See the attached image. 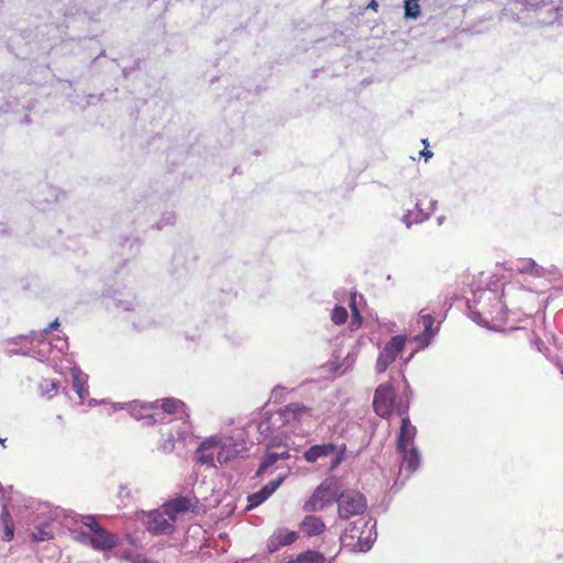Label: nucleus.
<instances>
[{"label":"nucleus","mask_w":563,"mask_h":563,"mask_svg":"<svg viewBox=\"0 0 563 563\" xmlns=\"http://www.w3.org/2000/svg\"><path fill=\"white\" fill-rule=\"evenodd\" d=\"M114 409H123V405L121 402L114 404Z\"/></svg>","instance_id":"nucleus-56"},{"label":"nucleus","mask_w":563,"mask_h":563,"mask_svg":"<svg viewBox=\"0 0 563 563\" xmlns=\"http://www.w3.org/2000/svg\"><path fill=\"white\" fill-rule=\"evenodd\" d=\"M23 339H26V340H30L32 342H37L40 343V341H43V339H46L45 335H44V332L43 330L42 331H30L27 334L25 335H18V336H14L10 340H8L9 343H12V344H19L21 340Z\"/></svg>","instance_id":"nucleus-38"},{"label":"nucleus","mask_w":563,"mask_h":563,"mask_svg":"<svg viewBox=\"0 0 563 563\" xmlns=\"http://www.w3.org/2000/svg\"><path fill=\"white\" fill-rule=\"evenodd\" d=\"M142 521L147 531L153 534H168L174 531V518L169 516L164 506L144 514Z\"/></svg>","instance_id":"nucleus-9"},{"label":"nucleus","mask_w":563,"mask_h":563,"mask_svg":"<svg viewBox=\"0 0 563 563\" xmlns=\"http://www.w3.org/2000/svg\"><path fill=\"white\" fill-rule=\"evenodd\" d=\"M163 413V420L166 415H177L176 419H189V412L184 401L176 398H165L161 405Z\"/></svg>","instance_id":"nucleus-21"},{"label":"nucleus","mask_w":563,"mask_h":563,"mask_svg":"<svg viewBox=\"0 0 563 563\" xmlns=\"http://www.w3.org/2000/svg\"><path fill=\"white\" fill-rule=\"evenodd\" d=\"M73 389L77 394L79 404H82L88 396V375L78 367L71 368Z\"/></svg>","instance_id":"nucleus-24"},{"label":"nucleus","mask_w":563,"mask_h":563,"mask_svg":"<svg viewBox=\"0 0 563 563\" xmlns=\"http://www.w3.org/2000/svg\"><path fill=\"white\" fill-rule=\"evenodd\" d=\"M416 435V426L411 423L409 416H405L401 419V424L396 441V451L401 457L396 483L400 481L401 485H404V483L415 472H417L421 465V454L415 443Z\"/></svg>","instance_id":"nucleus-1"},{"label":"nucleus","mask_w":563,"mask_h":563,"mask_svg":"<svg viewBox=\"0 0 563 563\" xmlns=\"http://www.w3.org/2000/svg\"><path fill=\"white\" fill-rule=\"evenodd\" d=\"M532 276L534 277H545L547 276V271H545V267L539 265L537 262H536V266L533 267V271H532Z\"/></svg>","instance_id":"nucleus-47"},{"label":"nucleus","mask_w":563,"mask_h":563,"mask_svg":"<svg viewBox=\"0 0 563 563\" xmlns=\"http://www.w3.org/2000/svg\"><path fill=\"white\" fill-rule=\"evenodd\" d=\"M507 292L505 289L503 294L499 295L497 289H493L487 287L479 291L478 300L484 301H494L490 308H487L486 311H473V307L471 305V300H467V309L470 318L476 322L477 324L486 327L490 321L503 322L506 319L507 314V303L503 301V297H506Z\"/></svg>","instance_id":"nucleus-3"},{"label":"nucleus","mask_w":563,"mask_h":563,"mask_svg":"<svg viewBox=\"0 0 563 563\" xmlns=\"http://www.w3.org/2000/svg\"><path fill=\"white\" fill-rule=\"evenodd\" d=\"M324 529L325 525L322 519L313 515H307L300 523V531L307 537L319 536Z\"/></svg>","instance_id":"nucleus-26"},{"label":"nucleus","mask_w":563,"mask_h":563,"mask_svg":"<svg viewBox=\"0 0 563 563\" xmlns=\"http://www.w3.org/2000/svg\"><path fill=\"white\" fill-rule=\"evenodd\" d=\"M350 307H351V309H352V313H353V321H354L355 319L362 320V316H361L360 311H358V310H357V308H356V294H354V295L351 297Z\"/></svg>","instance_id":"nucleus-46"},{"label":"nucleus","mask_w":563,"mask_h":563,"mask_svg":"<svg viewBox=\"0 0 563 563\" xmlns=\"http://www.w3.org/2000/svg\"><path fill=\"white\" fill-rule=\"evenodd\" d=\"M53 536L54 531L52 523L48 520H45L43 523L36 526L35 530L32 532V537L35 541H46L52 539Z\"/></svg>","instance_id":"nucleus-32"},{"label":"nucleus","mask_w":563,"mask_h":563,"mask_svg":"<svg viewBox=\"0 0 563 563\" xmlns=\"http://www.w3.org/2000/svg\"><path fill=\"white\" fill-rule=\"evenodd\" d=\"M146 223H147V220H144V221H141V220H140V221H137V223H136V228H137L139 230H143V229H144V225H145Z\"/></svg>","instance_id":"nucleus-55"},{"label":"nucleus","mask_w":563,"mask_h":563,"mask_svg":"<svg viewBox=\"0 0 563 563\" xmlns=\"http://www.w3.org/2000/svg\"><path fill=\"white\" fill-rule=\"evenodd\" d=\"M344 453H345V444H342L340 446L336 445V451L333 453V454H335V456L331 461V466H330L331 470H334L335 467H338L341 464V462L344 459Z\"/></svg>","instance_id":"nucleus-43"},{"label":"nucleus","mask_w":563,"mask_h":563,"mask_svg":"<svg viewBox=\"0 0 563 563\" xmlns=\"http://www.w3.org/2000/svg\"><path fill=\"white\" fill-rule=\"evenodd\" d=\"M298 538L297 532L287 529H278L267 541V550L271 553L278 551L282 547L294 543Z\"/></svg>","instance_id":"nucleus-20"},{"label":"nucleus","mask_w":563,"mask_h":563,"mask_svg":"<svg viewBox=\"0 0 563 563\" xmlns=\"http://www.w3.org/2000/svg\"><path fill=\"white\" fill-rule=\"evenodd\" d=\"M8 356L13 355H23V356H30L31 355V349L30 350H22V349H8L4 352Z\"/></svg>","instance_id":"nucleus-44"},{"label":"nucleus","mask_w":563,"mask_h":563,"mask_svg":"<svg viewBox=\"0 0 563 563\" xmlns=\"http://www.w3.org/2000/svg\"><path fill=\"white\" fill-rule=\"evenodd\" d=\"M323 556L317 552L308 551L300 554L296 560L289 561L288 563H322Z\"/></svg>","instance_id":"nucleus-39"},{"label":"nucleus","mask_w":563,"mask_h":563,"mask_svg":"<svg viewBox=\"0 0 563 563\" xmlns=\"http://www.w3.org/2000/svg\"><path fill=\"white\" fill-rule=\"evenodd\" d=\"M103 300L108 310L136 311L140 307L136 296L126 289H107L103 292Z\"/></svg>","instance_id":"nucleus-8"},{"label":"nucleus","mask_w":563,"mask_h":563,"mask_svg":"<svg viewBox=\"0 0 563 563\" xmlns=\"http://www.w3.org/2000/svg\"><path fill=\"white\" fill-rule=\"evenodd\" d=\"M361 321H362V320H358V319H355L354 321L352 320V324H353V325H360V324H361Z\"/></svg>","instance_id":"nucleus-57"},{"label":"nucleus","mask_w":563,"mask_h":563,"mask_svg":"<svg viewBox=\"0 0 563 563\" xmlns=\"http://www.w3.org/2000/svg\"><path fill=\"white\" fill-rule=\"evenodd\" d=\"M374 521L373 518H364V517H360L357 518L356 520L352 521L350 523V527L346 528L341 537L342 540H346V539H352L354 540L355 537L358 536V533L362 531V530H365L369 527V525Z\"/></svg>","instance_id":"nucleus-28"},{"label":"nucleus","mask_w":563,"mask_h":563,"mask_svg":"<svg viewBox=\"0 0 563 563\" xmlns=\"http://www.w3.org/2000/svg\"><path fill=\"white\" fill-rule=\"evenodd\" d=\"M131 416L139 421H143V426H154L157 422H164L163 413L157 410L156 402L140 404L133 401L126 404Z\"/></svg>","instance_id":"nucleus-14"},{"label":"nucleus","mask_w":563,"mask_h":563,"mask_svg":"<svg viewBox=\"0 0 563 563\" xmlns=\"http://www.w3.org/2000/svg\"><path fill=\"white\" fill-rule=\"evenodd\" d=\"M356 355L357 353L353 350V351H350L346 356L343 358L342 363L339 364L336 366V371L341 369L342 373H344L345 371H347L350 367H352V365L354 364L355 360H356Z\"/></svg>","instance_id":"nucleus-42"},{"label":"nucleus","mask_w":563,"mask_h":563,"mask_svg":"<svg viewBox=\"0 0 563 563\" xmlns=\"http://www.w3.org/2000/svg\"><path fill=\"white\" fill-rule=\"evenodd\" d=\"M336 451V445L332 442L314 444L307 449L302 457L308 463H316L318 460L332 455Z\"/></svg>","instance_id":"nucleus-22"},{"label":"nucleus","mask_w":563,"mask_h":563,"mask_svg":"<svg viewBox=\"0 0 563 563\" xmlns=\"http://www.w3.org/2000/svg\"><path fill=\"white\" fill-rule=\"evenodd\" d=\"M420 155L423 156L426 159H428L433 156V153L431 151L424 148L420 152Z\"/></svg>","instance_id":"nucleus-53"},{"label":"nucleus","mask_w":563,"mask_h":563,"mask_svg":"<svg viewBox=\"0 0 563 563\" xmlns=\"http://www.w3.org/2000/svg\"><path fill=\"white\" fill-rule=\"evenodd\" d=\"M197 505L198 499L195 496H179L166 501L163 506L175 522L178 515L194 511Z\"/></svg>","instance_id":"nucleus-18"},{"label":"nucleus","mask_w":563,"mask_h":563,"mask_svg":"<svg viewBox=\"0 0 563 563\" xmlns=\"http://www.w3.org/2000/svg\"><path fill=\"white\" fill-rule=\"evenodd\" d=\"M545 271H547V276L550 275V276H561V272L559 269L558 266L555 265H550L548 267H545Z\"/></svg>","instance_id":"nucleus-50"},{"label":"nucleus","mask_w":563,"mask_h":563,"mask_svg":"<svg viewBox=\"0 0 563 563\" xmlns=\"http://www.w3.org/2000/svg\"><path fill=\"white\" fill-rule=\"evenodd\" d=\"M176 222V214L174 211H165L162 213L159 220L154 224H151L152 228H156L157 230H162L166 227L174 225Z\"/></svg>","instance_id":"nucleus-37"},{"label":"nucleus","mask_w":563,"mask_h":563,"mask_svg":"<svg viewBox=\"0 0 563 563\" xmlns=\"http://www.w3.org/2000/svg\"><path fill=\"white\" fill-rule=\"evenodd\" d=\"M429 206L424 208V212H429V217L432 214V212L437 209L438 201L435 199L429 200Z\"/></svg>","instance_id":"nucleus-51"},{"label":"nucleus","mask_w":563,"mask_h":563,"mask_svg":"<svg viewBox=\"0 0 563 563\" xmlns=\"http://www.w3.org/2000/svg\"><path fill=\"white\" fill-rule=\"evenodd\" d=\"M117 243L122 250V255L133 257L140 250V241L135 236H120Z\"/></svg>","instance_id":"nucleus-29"},{"label":"nucleus","mask_w":563,"mask_h":563,"mask_svg":"<svg viewBox=\"0 0 563 563\" xmlns=\"http://www.w3.org/2000/svg\"><path fill=\"white\" fill-rule=\"evenodd\" d=\"M533 344H534V346L537 347V350H538L539 352H543V350H542V347H543V342H542L540 339H536V340L533 341Z\"/></svg>","instance_id":"nucleus-54"},{"label":"nucleus","mask_w":563,"mask_h":563,"mask_svg":"<svg viewBox=\"0 0 563 563\" xmlns=\"http://www.w3.org/2000/svg\"><path fill=\"white\" fill-rule=\"evenodd\" d=\"M338 497L332 485L323 482L312 493L310 498L303 504L302 509L306 512H317L331 506Z\"/></svg>","instance_id":"nucleus-11"},{"label":"nucleus","mask_w":563,"mask_h":563,"mask_svg":"<svg viewBox=\"0 0 563 563\" xmlns=\"http://www.w3.org/2000/svg\"><path fill=\"white\" fill-rule=\"evenodd\" d=\"M40 393L42 396L47 397L48 399L54 397L58 390V384L52 379H43L38 386Z\"/></svg>","instance_id":"nucleus-35"},{"label":"nucleus","mask_w":563,"mask_h":563,"mask_svg":"<svg viewBox=\"0 0 563 563\" xmlns=\"http://www.w3.org/2000/svg\"><path fill=\"white\" fill-rule=\"evenodd\" d=\"M429 219V212H424L423 201L418 199L416 202L415 210H408L402 217L401 222L406 225V228H411L413 224L422 223L423 221Z\"/></svg>","instance_id":"nucleus-25"},{"label":"nucleus","mask_w":563,"mask_h":563,"mask_svg":"<svg viewBox=\"0 0 563 563\" xmlns=\"http://www.w3.org/2000/svg\"><path fill=\"white\" fill-rule=\"evenodd\" d=\"M417 323H421L423 327V331L412 338L415 342L418 343L420 349L428 347L434 336L438 334L440 330V325H434V318L430 313H423L420 311Z\"/></svg>","instance_id":"nucleus-16"},{"label":"nucleus","mask_w":563,"mask_h":563,"mask_svg":"<svg viewBox=\"0 0 563 563\" xmlns=\"http://www.w3.org/2000/svg\"><path fill=\"white\" fill-rule=\"evenodd\" d=\"M245 439L246 431L244 429H234L230 434L218 435V463L223 465L244 454L247 451Z\"/></svg>","instance_id":"nucleus-4"},{"label":"nucleus","mask_w":563,"mask_h":563,"mask_svg":"<svg viewBox=\"0 0 563 563\" xmlns=\"http://www.w3.org/2000/svg\"><path fill=\"white\" fill-rule=\"evenodd\" d=\"M376 538H377L376 520H374L367 529L362 530L358 533V536L355 537V539H357L358 551L367 552L372 548Z\"/></svg>","instance_id":"nucleus-27"},{"label":"nucleus","mask_w":563,"mask_h":563,"mask_svg":"<svg viewBox=\"0 0 563 563\" xmlns=\"http://www.w3.org/2000/svg\"><path fill=\"white\" fill-rule=\"evenodd\" d=\"M404 9H405V19H407V20H409V19L416 20L421 14L419 0H405Z\"/></svg>","instance_id":"nucleus-34"},{"label":"nucleus","mask_w":563,"mask_h":563,"mask_svg":"<svg viewBox=\"0 0 563 563\" xmlns=\"http://www.w3.org/2000/svg\"><path fill=\"white\" fill-rule=\"evenodd\" d=\"M59 327V321L56 318L53 322H51L45 329H43L44 335L46 336L51 331L56 330Z\"/></svg>","instance_id":"nucleus-49"},{"label":"nucleus","mask_w":563,"mask_h":563,"mask_svg":"<svg viewBox=\"0 0 563 563\" xmlns=\"http://www.w3.org/2000/svg\"><path fill=\"white\" fill-rule=\"evenodd\" d=\"M285 468L287 470L285 473L279 474L277 478L264 485L258 492L249 495V509L262 505L278 489V487L283 484L288 473L290 472V466L286 465Z\"/></svg>","instance_id":"nucleus-15"},{"label":"nucleus","mask_w":563,"mask_h":563,"mask_svg":"<svg viewBox=\"0 0 563 563\" xmlns=\"http://www.w3.org/2000/svg\"><path fill=\"white\" fill-rule=\"evenodd\" d=\"M443 221H444V217H443V216H441V217H439V218H438V223H439V224H442V223H443Z\"/></svg>","instance_id":"nucleus-58"},{"label":"nucleus","mask_w":563,"mask_h":563,"mask_svg":"<svg viewBox=\"0 0 563 563\" xmlns=\"http://www.w3.org/2000/svg\"><path fill=\"white\" fill-rule=\"evenodd\" d=\"M289 457L290 453L287 450H283L282 452H273L271 451V449H268L261 461V464L255 473V477H261L273 465H275L279 461L288 460Z\"/></svg>","instance_id":"nucleus-23"},{"label":"nucleus","mask_w":563,"mask_h":563,"mask_svg":"<svg viewBox=\"0 0 563 563\" xmlns=\"http://www.w3.org/2000/svg\"><path fill=\"white\" fill-rule=\"evenodd\" d=\"M536 261L532 258H518L510 263L509 271L518 274H532Z\"/></svg>","instance_id":"nucleus-31"},{"label":"nucleus","mask_w":563,"mask_h":563,"mask_svg":"<svg viewBox=\"0 0 563 563\" xmlns=\"http://www.w3.org/2000/svg\"><path fill=\"white\" fill-rule=\"evenodd\" d=\"M0 525L2 526V537L1 539L4 541L12 540L14 536V526L11 519V515L7 506H3L1 515H0Z\"/></svg>","instance_id":"nucleus-30"},{"label":"nucleus","mask_w":563,"mask_h":563,"mask_svg":"<svg viewBox=\"0 0 563 563\" xmlns=\"http://www.w3.org/2000/svg\"><path fill=\"white\" fill-rule=\"evenodd\" d=\"M484 288H477L473 291V298L471 300V305L473 307V311H486L487 308H490V306L494 303V301H481L478 300L479 291Z\"/></svg>","instance_id":"nucleus-40"},{"label":"nucleus","mask_w":563,"mask_h":563,"mask_svg":"<svg viewBox=\"0 0 563 563\" xmlns=\"http://www.w3.org/2000/svg\"><path fill=\"white\" fill-rule=\"evenodd\" d=\"M180 422L172 427L170 429L174 430V434L177 438V440H185L187 435L191 432V426L189 422V419H178Z\"/></svg>","instance_id":"nucleus-36"},{"label":"nucleus","mask_w":563,"mask_h":563,"mask_svg":"<svg viewBox=\"0 0 563 563\" xmlns=\"http://www.w3.org/2000/svg\"><path fill=\"white\" fill-rule=\"evenodd\" d=\"M412 356H413V353L409 354V357L406 360V362H409Z\"/></svg>","instance_id":"nucleus-59"},{"label":"nucleus","mask_w":563,"mask_h":563,"mask_svg":"<svg viewBox=\"0 0 563 563\" xmlns=\"http://www.w3.org/2000/svg\"><path fill=\"white\" fill-rule=\"evenodd\" d=\"M118 495L119 498H121L122 500L125 498H130L129 487L126 485H120Z\"/></svg>","instance_id":"nucleus-48"},{"label":"nucleus","mask_w":563,"mask_h":563,"mask_svg":"<svg viewBox=\"0 0 563 563\" xmlns=\"http://www.w3.org/2000/svg\"><path fill=\"white\" fill-rule=\"evenodd\" d=\"M347 310L342 306H335L331 313V320L334 324H343L347 320Z\"/></svg>","instance_id":"nucleus-41"},{"label":"nucleus","mask_w":563,"mask_h":563,"mask_svg":"<svg viewBox=\"0 0 563 563\" xmlns=\"http://www.w3.org/2000/svg\"><path fill=\"white\" fill-rule=\"evenodd\" d=\"M277 417V412L265 411L262 413L260 421L256 423V429L258 432L257 442H263L266 439H271L268 443V449L274 446H279L282 443V438L279 435H274V433L283 427L280 420L275 419Z\"/></svg>","instance_id":"nucleus-10"},{"label":"nucleus","mask_w":563,"mask_h":563,"mask_svg":"<svg viewBox=\"0 0 563 563\" xmlns=\"http://www.w3.org/2000/svg\"><path fill=\"white\" fill-rule=\"evenodd\" d=\"M335 503L338 505L339 518L342 520H350L352 517L362 516L367 509L366 497L353 489L341 492Z\"/></svg>","instance_id":"nucleus-6"},{"label":"nucleus","mask_w":563,"mask_h":563,"mask_svg":"<svg viewBox=\"0 0 563 563\" xmlns=\"http://www.w3.org/2000/svg\"><path fill=\"white\" fill-rule=\"evenodd\" d=\"M405 344V335H395L385 344L375 364V369L378 374L384 373L396 361L397 356L404 351Z\"/></svg>","instance_id":"nucleus-12"},{"label":"nucleus","mask_w":563,"mask_h":563,"mask_svg":"<svg viewBox=\"0 0 563 563\" xmlns=\"http://www.w3.org/2000/svg\"><path fill=\"white\" fill-rule=\"evenodd\" d=\"M80 522L88 531L74 530L76 540L97 551H110L118 547L119 538L101 527L92 515L82 516Z\"/></svg>","instance_id":"nucleus-2"},{"label":"nucleus","mask_w":563,"mask_h":563,"mask_svg":"<svg viewBox=\"0 0 563 563\" xmlns=\"http://www.w3.org/2000/svg\"><path fill=\"white\" fill-rule=\"evenodd\" d=\"M128 559L131 560L132 563H157V562H154L150 559H147L145 555L143 554H134V555H131V556H128Z\"/></svg>","instance_id":"nucleus-45"},{"label":"nucleus","mask_w":563,"mask_h":563,"mask_svg":"<svg viewBox=\"0 0 563 563\" xmlns=\"http://www.w3.org/2000/svg\"><path fill=\"white\" fill-rule=\"evenodd\" d=\"M527 8L536 11L541 24H552L563 18V8L554 5L548 0H526Z\"/></svg>","instance_id":"nucleus-13"},{"label":"nucleus","mask_w":563,"mask_h":563,"mask_svg":"<svg viewBox=\"0 0 563 563\" xmlns=\"http://www.w3.org/2000/svg\"><path fill=\"white\" fill-rule=\"evenodd\" d=\"M4 441H5V439H1V438H0V442H1L2 444L4 443Z\"/></svg>","instance_id":"nucleus-61"},{"label":"nucleus","mask_w":563,"mask_h":563,"mask_svg":"<svg viewBox=\"0 0 563 563\" xmlns=\"http://www.w3.org/2000/svg\"><path fill=\"white\" fill-rule=\"evenodd\" d=\"M405 385H406V388H409L408 382L406 379H405Z\"/></svg>","instance_id":"nucleus-60"},{"label":"nucleus","mask_w":563,"mask_h":563,"mask_svg":"<svg viewBox=\"0 0 563 563\" xmlns=\"http://www.w3.org/2000/svg\"><path fill=\"white\" fill-rule=\"evenodd\" d=\"M367 9H371L376 12L378 9V2L376 0H371V2L367 5Z\"/></svg>","instance_id":"nucleus-52"},{"label":"nucleus","mask_w":563,"mask_h":563,"mask_svg":"<svg viewBox=\"0 0 563 563\" xmlns=\"http://www.w3.org/2000/svg\"><path fill=\"white\" fill-rule=\"evenodd\" d=\"M373 407L376 415L382 418H388L393 409L396 408L401 419L407 415L408 400L404 405L400 400L398 404L395 399V390L390 384H380L374 394Z\"/></svg>","instance_id":"nucleus-5"},{"label":"nucleus","mask_w":563,"mask_h":563,"mask_svg":"<svg viewBox=\"0 0 563 563\" xmlns=\"http://www.w3.org/2000/svg\"><path fill=\"white\" fill-rule=\"evenodd\" d=\"M276 412L275 419L280 420L283 427H290L294 432L299 424L310 423L313 419L312 409L299 402H291Z\"/></svg>","instance_id":"nucleus-7"},{"label":"nucleus","mask_w":563,"mask_h":563,"mask_svg":"<svg viewBox=\"0 0 563 563\" xmlns=\"http://www.w3.org/2000/svg\"><path fill=\"white\" fill-rule=\"evenodd\" d=\"M163 440L159 444V449L165 453H170L175 449V442L177 438L174 434L173 429H168L167 431H162Z\"/></svg>","instance_id":"nucleus-33"},{"label":"nucleus","mask_w":563,"mask_h":563,"mask_svg":"<svg viewBox=\"0 0 563 563\" xmlns=\"http://www.w3.org/2000/svg\"><path fill=\"white\" fill-rule=\"evenodd\" d=\"M56 343H52L47 341L46 339H43V341H40L38 345L36 347L31 349V355L32 357H35L40 360L41 362H44L48 358L51 352L53 349H56L58 352H63L65 349L68 347V343L66 339H62L60 336H57L54 339Z\"/></svg>","instance_id":"nucleus-19"},{"label":"nucleus","mask_w":563,"mask_h":563,"mask_svg":"<svg viewBox=\"0 0 563 563\" xmlns=\"http://www.w3.org/2000/svg\"><path fill=\"white\" fill-rule=\"evenodd\" d=\"M218 435H211L205 439L197 448L195 453L196 461L202 465L216 466L218 461L214 451L218 452Z\"/></svg>","instance_id":"nucleus-17"}]
</instances>
